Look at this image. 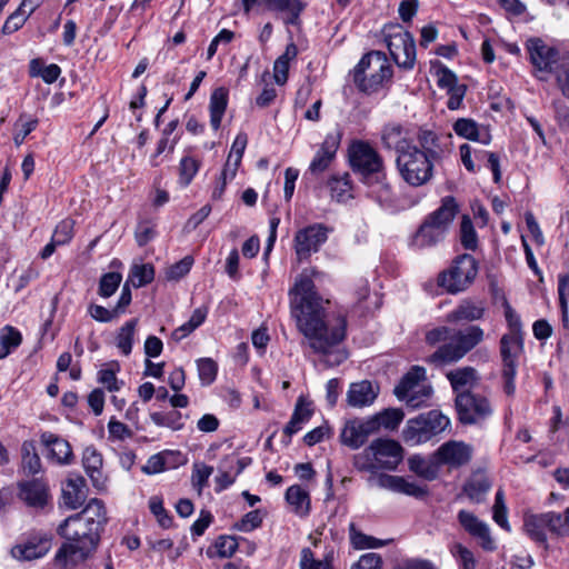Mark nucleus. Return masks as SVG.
I'll use <instances>...</instances> for the list:
<instances>
[{
  "label": "nucleus",
  "instance_id": "1",
  "mask_svg": "<svg viewBox=\"0 0 569 569\" xmlns=\"http://www.w3.org/2000/svg\"><path fill=\"white\" fill-rule=\"evenodd\" d=\"M320 276L316 269H305L296 278L289 291L291 313L300 332L308 339L310 348L323 356L330 367L342 363L348 353L341 348L346 337L347 320L340 312H327L328 300L316 291L313 278Z\"/></svg>",
  "mask_w": 569,
  "mask_h": 569
},
{
  "label": "nucleus",
  "instance_id": "56",
  "mask_svg": "<svg viewBox=\"0 0 569 569\" xmlns=\"http://www.w3.org/2000/svg\"><path fill=\"white\" fill-rule=\"evenodd\" d=\"M353 467L359 471L375 472L378 470V465L371 450V445L360 453L353 456Z\"/></svg>",
  "mask_w": 569,
  "mask_h": 569
},
{
  "label": "nucleus",
  "instance_id": "42",
  "mask_svg": "<svg viewBox=\"0 0 569 569\" xmlns=\"http://www.w3.org/2000/svg\"><path fill=\"white\" fill-rule=\"evenodd\" d=\"M328 187L331 192V198L338 202H345L350 199L351 196V181L349 173H345L341 177H332L328 181Z\"/></svg>",
  "mask_w": 569,
  "mask_h": 569
},
{
  "label": "nucleus",
  "instance_id": "23",
  "mask_svg": "<svg viewBox=\"0 0 569 569\" xmlns=\"http://www.w3.org/2000/svg\"><path fill=\"white\" fill-rule=\"evenodd\" d=\"M376 485L382 489H387L393 492L403 493L411 497H422L427 493L426 487L419 486L415 481H408L400 476L380 475Z\"/></svg>",
  "mask_w": 569,
  "mask_h": 569
},
{
  "label": "nucleus",
  "instance_id": "29",
  "mask_svg": "<svg viewBox=\"0 0 569 569\" xmlns=\"http://www.w3.org/2000/svg\"><path fill=\"white\" fill-rule=\"evenodd\" d=\"M82 465L86 473L91 479L96 488H101L104 485L101 468L103 465L102 455L93 446L84 448L82 453Z\"/></svg>",
  "mask_w": 569,
  "mask_h": 569
},
{
  "label": "nucleus",
  "instance_id": "61",
  "mask_svg": "<svg viewBox=\"0 0 569 569\" xmlns=\"http://www.w3.org/2000/svg\"><path fill=\"white\" fill-rule=\"evenodd\" d=\"M73 227L74 221L71 219L60 221L57 224L51 239L60 246L67 244L73 237Z\"/></svg>",
  "mask_w": 569,
  "mask_h": 569
},
{
  "label": "nucleus",
  "instance_id": "8",
  "mask_svg": "<svg viewBox=\"0 0 569 569\" xmlns=\"http://www.w3.org/2000/svg\"><path fill=\"white\" fill-rule=\"evenodd\" d=\"M449 425L448 417L440 411L431 410L408 420L403 439L410 446L421 445L445 431Z\"/></svg>",
  "mask_w": 569,
  "mask_h": 569
},
{
  "label": "nucleus",
  "instance_id": "51",
  "mask_svg": "<svg viewBox=\"0 0 569 569\" xmlns=\"http://www.w3.org/2000/svg\"><path fill=\"white\" fill-rule=\"evenodd\" d=\"M461 244L467 250H476L478 246V237L473 228L472 221L468 216H463L460 223Z\"/></svg>",
  "mask_w": 569,
  "mask_h": 569
},
{
  "label": "nucleus",
  "instance_id": "45",
  "mask_svg": "<svg viewBox=\"0 0 569 569\" xmlns=\"http://www.w3.org/2000/svg\"><path fill=\"white\" fill-rule=\"evenodd\" d=\"M449 551L457 560L460 569H476L477 561L471 550L460 542H452Z\"/></svg>",
  "mask_w": 569,
  "mask_h": 569
},
{
  "label": "nucleus",
  "instance_id": "16",
  "mask_svg": "<svg viewBox=\"0 0 569 569\" xmlns=\"http://www.w3.org/2000/svg\"><path fill=\"white\" fill-rule=\"evenodd\" d=\"M473 449L463 441L449 440L436 450V459L440 466H448L451 469L467 465L472 457Z\"/></svg>",
  "mask_w": 569,
  "mask_h": 569
},
{
  "label": "nucleus",
  "instance_id": "26",
  "mask_svg": "<svg viewBox=\"0 0 569 569\" xmlns=\"http://www.w3.org/2000/svg\"><path fill=\"white\" fill-rule=\"evenodd\" d=\"M379 388L369 380L351 383L347 392V402L353 408H363L375 402Z\"/></svg>",
  "mask_w": 569,
  "mask_h": 569
},
{
  "label": "nucleus",
  "instance_id": "40",
  "mask_svg": "<svg viewBox=\"0 0 569 569\" xmlns=\"http://www.w3.org/2000/svg\"><path fill=\"white\" fill-rule=\"evenodd\" d=\"M365 182L370 188V196L375 198L380 204L390 203L393 200L392 188L386 180L385 170L380 177L367 179Z\"/></svg>",
  "mask_w": 569,
  "mask_h": 569
},
{
  "label": "nucleus",
  "instance_id": "6",
  "mask_svg": "<svg viewBox=\"0 0 569 569\" xmlns=\"http://www.w3.org/2000/svg\"><path fill=\"white\" fill-rule=\"evenodd\" d=\"M477 274L476 259L471 254L463 253L457 257L449 268L439 273L438 286L448 293L457 295L467 290L473 283Z\"/></svg>",
  "mask_w": 569,
  "mask_h": 569
},
{
  "label": "nucleus",
  "instance_id": "55",
  "mask_svg": "<svg viewBox=\"0 0 569 569\" xmlns=\"http://www.w3.org/2000/svg\"><path fill=\"white\" fill-rule=\"evenodd\" d=\"M199 379L203 386L211 385L218 371L217 363L211 358H201L197 361Z\"/></svg>",
  "mask_w": 569,
  "mask_h": 569
},
{
  "label": "nucleus",
  "instance_id": "17",
  "mask_svg": "<svg viewBox=\"0 0 569 569\" xmlns=\"http://www.w3.org/2000/svg\"><path fill=\"white\" fill-rule=\"evenodd\" d=\"M526 49L535 68L549 72L553 70L559 59V51L555 47L549 46L541 38L535 37L526 41Z\"/></svg>",
  "mask_w": 569,
  "mask_h": 569
},
{
  "label": "nucleus",
  "instance_id": "64",
  "mask_svg": "<svg viewBox=\"0 0 569 569\" xmlns=\"http://www.w3.org/2000/svg\"><path fill=\"white\" fill-rule=\"evenodd\" d=\"M28 19H29L28 14L20 11V9L18 8L4 21V23L1 28V33L2 34H12L13 32L21 29Z\"/></svg>",
  "mask_w": 569,
  "mask_h": 569
},
{
  "label": "nucleus",
  "instance_id": "21",
  "mask_svg": "<svg viewBox=\"0 0 569 569\" xmlns=\"http://www.w3.org/2000/svg\"><path fill=\"white\" fill-rule=\"evenodd\" d=\"M340 141L341 132L339 130L326 134L323 142L310 162L309 171L312 174L321 173L329 168L339 149Z\"/></svg>",
  "mask_w": 569,
  "mask_h": 569
},
{
  "label": "nucleus",
  "instance_id": "14",
  "mask_svg": "<svg viewBox=\"0 0 569 569\" xmlns=\"http://www.w3.org/2000/svg\"><path fill=\"white\" fill-rule=\"evenodd\" d=\"M379 429L377 419H353L347 421L340 433V441L352 450L362 447L368 438Z\"/></svg>",
  "mask_w": 569,
  "mask_h": 569
},
{
  "label": "nucleus",
  "instance_id": "20",
  "mask_svg": "<svg viewBox=\"0 0 569 569\" xmlns=\"http://www.w3.org/2000/svg\"><path fill=\"white\" fill-rule=\"evenodd\" d=\"M370 445L379 469L395 470L402 460V448L395 440L379 438Z\"/></svg>",
  "mask_w": 569,
  "mask_h": 569
},
{
  "label": "nucleus",
  "instance_id": "11",
  "mask_svg": "<svg viewBox=\"0 0 569 569\" xmlns=\"http://www.w3.org/2000/svg\"><path fill=\"white\" fill-rule=\"evenodd\" d=\"M459 420L465 425H477L487 420L493 412L492 406L485 396L470 391L460 392L456 397Z\"/></svg>",
  "mask_w": 569,
  "mask_h": 569
},
{
  "label": "nucleus",
  "instance_id": "5",
  "mask_svg": "<svg viewBox=\"0 0 569 569\" xmlns=\"http://www.w3.org/2000/svg\"><path fill=\"white\" fill-rule=\"evenodd\" d=\"M433 161L417 146H412L397 156L396 166L399 174L408 184L420 187L432 178Z\"/></svg>",
  "mask_w": 569,
  "mask_h": 569
},
{
  "label": "nucleus",
  "instance_id": "32",
  "mask_svg": "<svg viewBox=\"0 0 569 569\" xmlns=\"http://www.w3.org/2000/svg\"><path fill=\"white\" fill-rule=\"evenodd\" d=\"M408 465L412 472L427 480L436 479L441 467L438 459H436V451L428 458L415 455L408 459Z\"/></svg>",
  "mask_w": 569,
  "mask_h": 569
},
{
  "label": "nucleus",
  "instance_id": "54",
  "mask_svg": "<svg viewBox=\"0 0 569 569\" xmlns=\"http://www.w3.org/2000/svg\"><path fill=\"white\" fill-rule=\"evenodd\" d=\"M150 419L159 427H168L172 430H180L183 427L181 422V413L178 411L170 413L151 412Z\"/></svg>",
  "mask_w": 569,
  "mask_h": 569
},
{
  "label": "nucleus",
  "instance_id": "63",
  "mask_svg": "<svg viewBox=\"0 0 569 569\" xmlns=\"http://www.w3.org/2000/svg\"><path fill=\"white\" fill-rule=\"evenodd\" d=\"M528 535L537 542H546L547 536L545 532V525L541 516H532L526 520L525 523Z\"/></svg>",
  "mask_w": 569,
  "mask_h": 569
},
{
  "label": "nucleus",
  "instance_id": "38",
  "mask_svg": "<svg viewBox=\"0 0 569 569\" xmlns=\"http://www.w3.org/2000/svg\"><path fill=\"white\" fill-rule=\"evenodd\" d=\"M446 377L455 391L471 387L479 379L478 372L473 367H462L451 370Z\"/></svg>",
  "mask_w": 569,
  "mask_h": 569
},
{
  "label": "nucleus",
  "instance_id": "13",
  "mask_svg": "<svg viewBox=\"0 0 569 569\" xmlns=\"http://www.w3.org/2000/svg\"><path fill=\"white\" fill-rule=\"evenodd\" d=\"M246 14H249L254 7L263 6L267 10L284 13L283 23L300 24V14L306 4L301 0H241Z\"/></svg>",
  "mask_w": 569,
  "mask_h": 569
},
{
  "label": "nucleus",
  "instance_id": "35",
  "mask_svg": "<svg viewBox=\"0 0 569 569\" xmlns=\"http://www.w3.org/2000/svg\"><path fill=\"white\" fill-rule=\"evenodd\" d=\"M286 500L296 515L300 517H306L309 515L310 496L309 492L301 486L293 485L289 487L286 491Z\"/></svg>",
  "mask_w": 569,
  "mask_h": 569
},
{
  "label": "nucleus",
  "instance_id": "53",
  "mask_svg": "<svg viewBox=\"0 0 569 569\" xmlns=\"http://www.w3.org/2000/svg\"><path fill=\"white\" fill-rule=\"evenodd\" d=\"M122 276L119 272L104 273L99 281L98 293L102 298L111 297L119 288Z\"/></svg>",
  "mask_w": 569,
  "mask_h": 569
},
{
  "label": "nucleus",
  "instance_id": "62",
  "mask_svg": "<svg viewBox=\"0 0 569 569\" xmlns=\"http://www.w3.org/2000/svg\"><path fill=\"white\" fill-rule=\"evenodd\" d=\"M239 547L238 540L232 536H220L216 542L214 548L217 556L220 558H230L237 551Z\"/></svg>",
  "mask_w": 569,
  "mask_h": 569
},
{
  "label": "nucleus",
  "instance_id": "36",
  "mask_svg": "<svg viewBox=\"0 0 569 569\" xmlns=\"http://www.w3.org/2000/svg\"><path fill=\"white\" fill-rule=\"evenodd\" d=\"M298 48L293 42L287 44L284 52L273 63V78L277 84L282 86L288 80L289 63L296 59Z\"/></svg>",
  "mask_w": 569,
  "mask_h": 569
},
{
  "label": "nucleus",
  "instance_id": "49",
  "mask_svg": "<svg viewBox=\"0 0 569 569\" xmlns=\"http://www.w3.org/2000/svg\"><path fill=\"white\" fill-rule=\"evenodd\" d=\"M154 278V269L151 264H136L131 268L129 280L133 287L140 288L150 283Z\"/></svg>",
  "mask_w": 569,
  "mask_h": 569
},
{
  "label": "nucleus",
  "instance_id": "9",
  "mask_svg": "<svg viewBox=\"0 0 569 569\" xmlns=\"http://www.w3.org/2000/svg\"><path fill=\"white\" fill-rule=\"evenodd\" d=\"M390 56L399 68L411 70L416 62V43L412 34L399 23L386 24L382 30Z\"/></svg>",
  "mask_w": 569,
  "mask_h": 569
},
{
  "label": "nucleus",
  "instance_id": "39",
  "mask_svg": "<svg viewBox=\"0 0 569 569\" xmlns=\"http://www.w3.org/2000/svg\"><path fill=\"white\" fill-rule=\"evenodd\" d=\"M138 326V319H130L124 322L116 335V347L121 355L129 356L132 351L134 335Z\"/></svg>",
  "mask_w": 569,
  "mask_h": 569
},
{
  "label": "nucleus",
  "instance_id": "31",
  "mask_svg": "<svg viewBox=\"0 0 569 569\" xmlns=\"http://www.w3.org/2000/svg\"><path fill=\"white\" fill-rule=\"evenodd\" d=\"M459 211L456 199L451 196L442 198L440 207L426 217L431 223L447 232Z\"/></svg>",
  "mask_w": 569,
  "mask_h": 569
},
{
  "label": "nucleus",
  "instance_id": "60",
  "mask_svg": "<svg viewBox=\"0 0 569 569\" xmlns=\"http://www.w3.org/2000/svg\"><path fill=\"white\" fill-rule=\"evenodd\" d=\"M213 472V468L204 463H194L191 481L198 492L201 493L202 489L208 485V480Z\"/></svg>",
  "mask_w": 569,
  "mask_h": 569
},
{
  "label": "nucleus",
  "instance_id": "46",
  "mask_svg": "<svg viewBox=\"0 0 569 569\" xmlns=\"http://www.w3.org/2000/svg\"><path fill=\"white\" fill-rule=\"evenodd\" d=\"M201 162L193 157H183L179 163V183L188 187L200 169Z\"/></svg>",
  "mask_w": 569,
  "mask_h": 569
},
{
  "label": "nucleus",
  "instance_id": "19",
  "mask_svg": "<svg viewBox=\"0 0 569 569\" xmlns=\"http://www.w3.org/2000/svg\"><path fill=\"white\" fill-rule=\"evenodd\" d=\"M460 526L473 538L478 539L483 550L493 551L495 540L491 537L489 526L468 510H460L457 515Z\"/></svg>",
  "mask_w": 569,
  "mask_h": 569
},
{
  "label": "nucleus",
  "instance_id": "58",
  "mask_svg": "<svg viewBox=\"0 0 569 569\" xmlns=\"http://www.w3.org/2000/svg\"><path fill=\"white\" fill-rule=\"evenodd\" d=\"M540 516L545 527L549 528L550 531L557 535H563L569 532L567 522H565V513L551 511Z\"/></svg>",
  "mask_w": 569,
  "mask_h": 569
},
{
  "label": "nucleus",
  "instance_id": "22",
  "mask_svg": "<svg viewBox=\"0 0 569 569\" xmlns=\"http://www.w3.org/2000/svg\"><path fill=\"white\" fill-rule=\"evenodd\" d=\"M19 498L29 507L43 508L49 499V489L44 481L32 479L19 483Z\"/></svg>",
  "mask_w": 569,
  "mask_h": 569
},
{
  "label": "nucleus",
  "instance_id": "18",
  "mask_svg": "<svg viewBox=\"0 0 569 569\" xmlns=\"http://www.w3.org/2000/svg\"><path fill=\"white\" fill-rule=\"evenodd\" d=\"M40 442L46 448V457L49 461L59 465L68 466L74 460L71 445L68 440L52 432H42Z\"/></svg>",
  "mask_w": 569,
  "mask_h": 569
},
{
  "label": "nucleus",
  "instance_id": "25",
  "mask_svg": "<svg viewBox=\"0 0 569 569\" xmlns=\"http://www.w3.org/2000/svg\"><path fill=\"white\" fill-rule=\"evenodd\" d=\"M485 303L480 300L463 299L453 310L446 316V321L450 323L471 322L482 319L485 315Z\"/></svg>",
  "mask_w": 569,
  "mask_h": 569
},
{
  "label": "nucleus",
  "instance_id": "3",
  "mask_svg": "<svg viewBox=\"0 0 569 569\" xmlns=\"http://www.w3.org/2000/svg\"><path fill=\"white\" fill-rule=\"evenodd\" d=\"M483 339V329L476 325L465 329H453L447 326L433 328L426 333V342L430 346L441 345L427 358V362L438 367L456 363L480 345Z\"/></svg>",
  "mask_w": 569,
  "mask_h": 569
},
{
  "label": "nucleus",
  "instance_id": "44",
  "mask_svg": "<svg viewBox=\"0 0 569 569\" xmlns=\"http://www.w3.org/2000/svg\"><path fill=\"white\" fill-rule=\"evenodd\" d=\"M22 467L31 475L41 470V460L32 441H24L21 446Z\"/></svg>",
  "mask_w": 569,
  "mask_h": 569
},
{
  "label": "nucleus",
  "instance_id": "37",
  "mask_svg": "<svg viewBox=\"0 0 569 569\" xmlns=\"http://www.w3.org/2000/svg\"><path fill=\"white\" fill-rule=\"evenodd\" d=\"M312 416V409L310 403L306 402L302 398H299L295 411L290 418V421L284 428V433L292 436L301 430L302 426L309 421Z\"/></svg>",
  "mask_w": 569,
  "mask_h": 569
},
{
  "label": "nucleus",
  "instance_id": "34",
  "mask_svg": "<svg viewBox=\"0 0 569 569\" xmlns=\"http://www.w3.org/2000/svg\"><path fill=\"white\" fill-rule=\"evenodd\" d=\"M228 106V91L220 87L217 88L210 96L209 111L210 124L213 130H218L221 124L222 117Z\"/></svg>",
  "mask_w": 569,
  "mask_h": 569
},
{
  "label": "nucleus",
  "instance_id": "7",
  "mask_svg": "<svg viewBox=\"0 0 569 569\" xmlns=\"http://www.w3.org/2000/svg\"><path fill=\"white\" fill-rule=\"evenodd\" d=\"M395 395L411 409L428 406L432 388L426 380V369L419 366L412 367L395 388Z\"/></svg>",
  "mask_w": 569,
  "mask_h": 569
},
{
  "label": "nucleus",
  "instance_id": "28",
  "mask_svg": "<svg viewBox=\"0 0 569 569\" xmlns=\"http://www.w3.org/2000/svg\"><path fill=\"white\" fill-rule=\"evenodd\" d=\"M381 141L385 148L397 151V156L409 150L413 144L409 141L402 126L390 123L385 126L381 132Z\"/></svg>",
  "mask_w": 569,
  "mask_h": 569
},
{
  "label": "nucleus",
  "instance_id": "47",
  "mask_svg": "<svg viewBox=\"0 0 569 569\" xmlns=\"http://www.w3.org/2000/svg\"><path fill=\"white\" fill-rule=\"evenodd\" d=\"M118 370L119 363L111 362L98 372V381L111 392L120 390L123 386V382L117 379L116 373Z\"/></svg>",
  "mask_w": 569,
  "mask_h": 569
},
{
  "label": "nucleus",
  "instance_id": "30",
  "mask_svg": "<svg viewBox=\"0 0 569 569\" xmlns=\"http://www.w3.org/2000/svg\"><path fill=\"white\" fill-rule=\"evenodd\" d=\"M491 488L489 478L481 471L473 472L465 482L462 492L472 503H481Z\"/></svg>",
  "mask_w": 569,
  "mask_h": 569
},
{
  "label": "nucleus",
  "instance_id": "50",
  "mask_svg": "<svg viewBox=\"0 0 569 569\" xmlns=\"http://www.w3.org/2000/svg\"><path fill=\"white\" fill-rule=\"evenodd\" d=\"M558 296H559V303H560V309H561L562 325L566 329H569V307H568L569 274H563V276L559 277Z\"/></svg>",
  "mask_w": 569,
  "mask_h": 569
},
{
  "label": "nucleus",
  "instance_id": "12",
  "mask_svg": "<svg viewBox=\"0 0 569 569\" xmlns=\"http://www.w3.org/2000/svg\"><path fill=\"white\" fill-rule=\"evenodd\" d=\"M330 229L322 223H313L299 229L293 239V248L299 261L307 260L320 250L328 240Z\"/></svg>",
  "mask_w": 569,
  "mask_h": 569
},
{
  "label": "nucleus",
  "instance_id": "43",
  "mask_svg": "<svg viewBox=\"0 0 569 569\" xmlns=\"http://www.w3.org/2000/svg\"><path fill=\"white\" fill-rule=\"evenodd\" d=\"M418 141L421 146V151L432 160H438L442 156V150L439 146L438 136L430 130H421L418 134Z\"/></svg>",
  "mask_w": 569,
  "mask_h": 569
},
{
  "label": "nucleus",
  "instance_id": "41",
  "mask_svg": "<svg viewBox=\"0 0 569 569\" xmlns=\"http://www.w3.org/2000/svg\"><path fill=\"white\" fill-rule=\"evenodd\" d=\"M207 313L206 308H197L187 322L172 331L171 339L176 342H180L182 339L187 338L204 322Z\"/></svg>",
  "mask_w": 569,
  "mask_h": 569
},
{
  "label": "nucleus",
  "instance_id": "59",
  "mask_svg": "<svg viewBox=\"0 0 569 569\" xmlns=\"http://www.w3.org/2000/svg\"><path fill=\"white\" fill-rule=\"evenodd\" d=\"M349 531L351 543L356 549L377 548L382 546L378 539L357 531L353 523H350Z\"/></svg>",
  "mask_w": 569,
  "mask_h": 569
},
{
  "label": "nucleus",
  "instance_id": "2",
  "mask_svg": "<svg viewBox=\"0 0 569 569\" xmlns=\"http://www.w3.org/2000/svg\"><path fill=\"white\" fill-rule=\"evenodd\" d=\"M107 523V511L101 500L93 498L78 513L69 516L57 528L66 541L57 550L53 561L62 569H74L97 550L100 533Z\"/></svg>",
  "mask_w": 569,
  "mask_h": 569
},
{
  "label": "nucleus",
  "instance_id": "27",
  "mask_svg": "<svg viewBox=\"0 0 569 569\" xmlns=\"http://www.w3.org/2000/svg\"><path fill=\"white\" fill-rule=\"evenodd\" d=\"M523 351L522 336L503 335L500 339L502 368H517L518 359Z\"/></svg>",
  "mask_w": 569,
  "mask_h": 569
},
{
  "label": "nucleus",
  "instance_id": "24",
  "mask_svg": "<svg viewBox=\"0 0 569 569\" xmlns=\"http://www.w3.org/2000/svg\"><path fill=\"white\" fill-rule=\"evenodd\" d=\"M87 499V485L81 476L69 477L62 486V501L68 509L80 508Z\"/></svg>",
  "mask_w": 569,
  "mask_h": 569
},
{
  "label": "nucleus",
  "instance_id": "57",
  "mask_svg": "<svg viewBox=\"0 0 569 569\" xmlns=\"http://www.w3.org/2000/svg\"><path fill=\"white\" fill-rule=\"evenodd\" d=\"M22 342L21 332L12 326H6L0 330V345L7 347L9 355Z\"/></svg>",
  "mask_w": 569,
  "mask_h": 569
},
{
  "label": "nucleus",
  "instance_id": "4",
  "mask_svg": "<svg viewBox=\"0 0 569 569\" xmlns=\"http://www.w3.org/2000/svg\"><path fill=\"white\" fill-rule=\"evenodd\" d=\"M392 68L381 51L365 54L352 71V80L359 91L372 94L391 82Z\"/></svg>",
  "mask_w": 569,
  "mask_h": 569
},
{
  "label": "nucleus",
  "instance_id": "10",
  "mask_svg": "<svg viewBox=\"0 0 569 569\" xmlns=\"http://www.w3.org/2000/svg\"><path fill=\"white\" fill-rule=\"evenodd\" d=\"M349 162L355 172L363 180L380 177L385 170V162L378 151L367 141L356 140L348 149Z\"/></svg>",
  "mask_w": 569,
  "mask_h": 569
},
{
  "label": "nucleus",
  "instance_id": "52",
  "mask_svg": "<svg viewBox=\"0 0 569 569\" xmlns=\"http://www.w3.org/2000/svg\"><path fill=\"white\" fill-rule=\"evenodd\" d=\"M453 130L457 136L478 141L479 140V126L472 119L460 118L453 123Z\"/></svg>",
  "mask_w": 569,
  "mask_h": 569
},
{
  "label": "nucleus",
  "instance_id": "48",
  "mask_svg": "<svg viewBox=\"0 0 569 569\" xmlns=\"http://www.w3.org/2000/svg\"><path fill=\"white\" fill-rule=\"evenodd\" d=\"M492 518L498 526L507 531H510V525L508 522V508L505 501V492L502 489H499L496 492L495 503L492 507Z\"/></svg>",
  "mask_w": 569,
  "mask_h": 569
},
{
  "label": "nucleus",
  "instance_id": "33",
  "mask_svg": "<svg viewBox=\"0 0 569 569\" xmlns=\"http://www.w3.org/2000/svg\"><path fill=\"white\" fill-rule=\"evenodd\" d=\"M446 231L425 219L413 236L412 244L417 248L436 246L445 238Z\"/></svg>",
  "mask_w": 569,
  "mask_h": 569
},
{
  "label": "nucleus",
  "instance_id": "15",
  "mask_svg": "<svg viewBox=\"0 0 569 569\" xmlns=\"http://www.w3.org/2000/svg\"><path fill=\"white\" fill-rule=\"evenodd\" d=\"M52 547V536L38 532L31 535L26 541L16 545L11 549V555L20 561H31L44 557Z\"/></svg>",
  "mask_w": 569,
  "mask_h": 569
}]
</instances>
